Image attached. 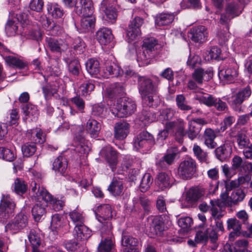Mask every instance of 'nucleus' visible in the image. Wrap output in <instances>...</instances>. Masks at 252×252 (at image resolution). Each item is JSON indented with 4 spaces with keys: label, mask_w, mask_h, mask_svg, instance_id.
<instances>
[{
    "label": "nucleus",
    "mask_w": 252,
    "mask_h": 252,
    "mask_svg": "<svg viewBox=\"0 0 252 252\" xmlns=\"http://www.w3.org/2000/svg\"><path fill=\"white\" fill-rule=\"evenodd\" d=\"M220 199H216L215 203L218 205L219 208H222L223 206L231 207V196H229V193L227 191L221 193L220 195Z\"/></svg>",
    "instance_id": "obj_46"
},
{
    "label": "nucleus",
    "mask_w": 252,
    "mask_h": 252,
    "mask_svg": "<svg viewBox=\"0 0 252 252\" xmlns=\"http://www.w3.org/2000/svg\"><path fill=\"white\" fill-rule=\"evenodd\" d=\"M112 217V208L109 204H103L98 207V214L96 215L97 220L107 227V222L110 221V219Z\"/></svg>",
    "instance_id": "obj_15"
},
{
    "label": "nucleus",
    "mask_w": 252,
    "mask_h": 252,
    "mask_svg": "<svg viewBox=\"0 0 252 252\" xmlns=\"http://www.w3.org/2000/svg\"><path fill=\"white\" fill-rule=\"evenodd\" d=\"M50 50L54 53H62L65 51L68 47L66 41L62 39L49 38L46 39Z\"/></svg>",
    "instance_id": "obj_17"
},
{
    "label": "nucleus",
    "mask_w": 252,
    "mask_h": 252,
    "mask_svg": "<svg viewBox=\"0 0 252 252\" xmlns=\"http://www.w3.org/2000/svg\"><path fill=\"white\" fill-rule=\"evenodd\" d=\"M188 37L195 42H203L207 37V29L203 26L193 27L188 32Z\"/></svg>",
    "instance_id": "obj_14"
},
{
    "label": "nucleus",
    "mask_w": 252,
    "mask_h": 252,
    "mask_svg": "<svg viewBox=\"0 0 252 252\" xmlns=\"http://www.w3.org/2000/svg\"><path fill=\"white\" fill-rule=\"evenodd\" d=\"M29 23L28 17H11L9 19L5 25V32L9 36H12L16 34L18 24L23 26L28 25Z\"/></svg>",
    "instance_id": "obj_9"
},
{
    "label": "nucleus",
    "mask_w": 252,
    "mask_h": 252,
    "mask_svg": "<svg viewBox=\"0 0 252 252\" xmlns=\"http://www.w3.org/2000/svg\"><path fill=\"white\" fill-rule=\"evenodd\" d=\"M129 125L126 122H120L116 124L115 126V137L117 139H125L129 132Z\"/></svg>",
    "instance_id": "obj_27"
},
{
    "label": "nucleus",
    "mask_w": 252,
    "mask_h": 252,
    "mask_svg": "<svg viewBox=\"0 0 252 252\" xmlns=\"http://www.w3.org/2000/svg\"><path fill=\"white\" fill-rule=\"evenodd\" d=\"M95 22L94 17H82L80 22L81 27L84 32L88 31L94 28Z\"/></svg>",
    "instance_id": "obj_43"
},
{
    "label": "nucleus",
    "mask_w": 252,
    "mask_h": 252,
    "mask_svg": "<svg viewBox=\"0 0 252 252\" xmlns=\"http://www.w3.org/2000/svg\"><path fill=\"white\" fill-rule=\"evenodd\" d=\"M201 130V126H199L189 121L188 123V128L186 132L188 137L191 140L196 138Z\"/></svg>",
    "instance_id": "obj_41"
},
{
    "label": "nucleus",
    "mask_w": 252,
    "mask_h": 252,
    "mask_svg": "<svg viewBox=\"0 0 252 252\" xmlns=\"http://www.w3.org/2000/svg\"><path fill=\"white\" fill-rule=\"evenodd\" d=\"M67 167V160L63 156L58 157L53 163L52 169L56 174L64 176L66 173Z\"/></svg>",
    "instance_id": "obj_25"
},
{
    "label": "nucleus",
    "mask_w": 252,
    "mask_h": 252,
    "mask_svg": "<svg viewBox=\"0 0 252 252\" xmlns=\"http://www.w3.org/2000/svg\"><path fill=\"white\" fill-rule=\"evenodd\" d=\"M192 150L194 156L200 162L208 163L207 153L204 151L199 146L194 144Z\"/></svg>",
    "instance_id": "obj_38"
},
{
    "label": "nucleus",
    "mask_w": 252,
    "mask_h": 252,
    "mask_svg": "<svg viewBox=\"0 0 252 252\" xmlns=\"http://www.w3.org/2000/svg\"><path fill=\"white\" fill-rule=\"evenodd\" d=\"M196 169L195 160L191 157H187L180 163L177 170V176L182 180H189L196 173Z\"/></svg>",
    "instance_id": "obj_5"
},
{
    "label": "nucleus",
    "mask_w": 252,
    "mask_h": 252,
    "mask_svg": "<svg viewBox=\"0 0 252 252\" xmlns=\"http://www.w3.org/2000/svg\"><path fill=\"white\" fill-rule=\"evenodd\" d=\"M100 155L108 163L113 172L115 171L118 163L116 152L109 146L103 147L99 152Z\"/></svg>",
    "instance_id": "obj_12"
},
{
    "label": "nucleus",
    "mask_w": 252,
    "mask_h": 252,
    "mask_svg": "<svg viewBox=\"0 0 252 252\" xmlns=\"http://www.w3.org/2000/svg\"><path fill=\"white\" fill-rule=\"evenodd\" d=\"M15 204L9 196H3L0 204V219L6 218L14 211Z\"/></svg>",
    "instance_id": "obj_16"
},
{
    "label": "nucleus",
    "mask_w": 252,
    "mask_h": 252,
    "mask_svg": "<svg viewBox=\"0 0 252 252\" xmlns=\"http://www.w3.org/2000/svg\"><path fill=\"white\" fill-rule=\"evenodd\" d=\"M32 196L34 198L38 203L35 204L32 209V213L34 220L38 221L40 220L41 217L46 213V208L47 206V203L43 201L42 199L38 200L37 198L32 196L33 193L31 191Z\"/></svg>",
    "instance_id": "obj_19"
},
{
    "label": "nucleus",
    "mask_w": 252,
    "mask_h": 252,
    "mask_svg": "<svg viewBox=\"0 0 252 252\" xmlns=\"http://www.w3.org/2000/svg\"><path fill=\"white\" fill-rule=\"evenodd\" d=\"M144 20L141 17H135L131 21L126 30V36L128 41L136 39L141 35L140 27L143 24Z\"/></svg>",
    "instance_id": "obj_8"
},
{
    "label": "nucleus",
    "mask_w": 252,
    "mask_h": 252,
    "mask_svg": "<svg viewBox=\"0 0 252 252\" xmlns=\"http://www.w3.org/2000/svg\"><path fill=\"white\" fill-rule=\"evenodd\" d=\"M166 123L167 127L171 130L172 134L181 137L185 135L186 122L182 119L179 118L174 121H167Z\"/></svg>",
    "instance_id": "obj_18"
},
{
    "label": "nucleus",
    "mask_w": 252,
    "mask_h": 252,
    "mask_svg": "<svg viewBox=\"0 0 252 252\" xmlns=\"http://www.w3.org/2000/svg\"><path fill=\"white\" fill-rule=\"evenodd\" d=\"M85 129L92 137L96 138L99 135L101 125L95 120L90 119L86 123Z\"/></svg>",
    "instance_id": "obj_28"
},
{
    "label": "nucleus",
    "mask_w": 252,
    "mask_h": 252,
    "mask_svg": "<svg viewBox=\"0 0 252 252\" xmlns=\"http://www.w3.org/2000/svg\"><path fill=\"white\" fill-rule=\"evenodd\" d=\"M178 153V149L177 147L169 148L167 149L166 154L163 157L162 161H165L169 165L172 164Z\"/></svg>",
    "instance_id": "obj_45"
},
{
    "label": "nucleus",
    "mask_w": 252,
    "mask_h": 252,
    "mask_svg": "<svg viewBox=\"0 0 252 252\" xmlns=\"http://www.w3.org/2000/svg\"><path fill=\"white\" fill-rule=\"evenodd\" d=\"M96 38L100 44L106 45L112 42L113 35L110 29L103 28L96 32Z\"/></svg>",
    "instance_id": "obj_22"
},
{
    "label": "nucleus",
    "mask_w": 252,
    "mask_h": 252,
    "mask_svg": "<svg viewBox=\"0 0 252 252\" xmlns=\"http://www.w3.org/2000/svg\"><path fill=\"white\" fill-rule=\"evenodd\" d=\"M213 77V72L210 69L204 70L202 68H198L195 70L192 74L193 78L196 82L201 85L203 81H208Z\"/></svg>",
    "instance_id": "obj_23"
},
{
    "label": "nucleus",
    "mask_w": 252,
    "mask_h": 252,
    "mask_svg": "<svg viewBox=\"0 0 252 252\" xmlns=\"http://www.w3.org/2000/svg\"><path fill=\"white\" fill-rule=\"evenodd\" d=\"M237 143L240 149H242L251 144L247 136L244 133H239L236 136Z\"/></svg>",
    "instance_id": "obj_57"
},
{
    "label": "nucleus",
    "mask_w": 252,
    "mask_h": 252,
    "mask_svg": "<svg viewBox=\"0 0 252 252\" xmlns=\"http://www.w3.org/2000/svg\"><path fill=\"white\" fill-rule=\"evenodd\" d=\"M12 188L14 192L19 195L25 193L28 189L27 185L25 184V181L18 178L15 180Z\"/></svg>",
    "instance_id": "obj_40"
},
{
    "label": "nucleus",
    "mask_w": 252,
    "mask_h": 252,
    "mask_svg": "<svg viewBox=\"0 0 252 252\" xmlns=\"http://www.w3.org/2000/svg\"><path fill=\"white\" fill-rule=\"evenodd\" d=\"M5 60L9 65L20 69L25 68L27 65L22 60L13 56H7L5 58Z\"/></svg>",
    "instance_id": "obj_49"
},
{
    "label": "nucleus",
    "mask_w": 252,
    "mask_h": 252,
    "mask_svg": "<svg viewBox=\"0 0 252 252\" xmlns=\"http://www.w3.org/2000/svg\"><path fill=\"white\" fill-rule=\"evenodd\" d=\"M201 62V60L199 56L190 54L189 56L187 64L189 68L194 69L198 66Z\"/></svg>",
    "instance_id": "obj_61"
},
{
    "label": "nucleus",
    "mask_w": 252,
    "mask_h": 252,
    "mask_svg": "<svg viewBox=\"0 0 252 252\" xmlns=\"http://www.w3.org/2000/svg\"><path fill=\"white\" fill-rule=\"evenodd\" d=\"M164 230V223L162 219L159 216H155L152 219L150 225V232L151 237L155 235L160 236Z\"/></svg>",
    "instance_id": "obj_21"
},
{
    "label": "nucleus",
    "mask_w": 252,
    "mask_h": 252,
    "mask_svg": "<svg viewBox=\"0 0 252 252\" xmlns=\"http://www.w3.org/2000/svg\"><path fill=\"white\" fill-rule=\"evenodd\" d=\"M77 238L81 240H85L90 238L92 235V231L86 225L82 224L75 227Z\"/></svg>",
    "instance_id": "obj_33"
},
{
    "label": "nucleus",
    "mask_w": 252,
    "mask_h": 252,
    "mask_svg": "<svg viewBox=\"0 0 252 252\" xmlns=\"http://www.w3.org/2000/svg\"><path fill=\"white\" fill-rule=\"evenodd\" d=\"M69 216L75 226L83 224L84 222V218L82 214L76 210L70 212Z\"/></svg>",
    "instance_id": "obj_53"
},
{
    "label": "nucleus",
    "mask_w": 252,
    "mask_h": 252,
    "mask_svg": "<svg viewBox=\"0 0 252 252\" xmlns=\"http://www.w3.org/2000/svg\"><path fill=\"white\" fill-rule=\"evenodd\" d=\"M175 113V111L171 108L163 109L160 112L159 119L161 121H168L174 117Z\"/></svg>",
    "instance_id": "obj_62"
},
{
    "label": "nucleus",
    "mask_w": 252,
    "mask_h": 252,
    "mask_svg": "<svg viewBox=\"0 0 252 252\" xmlns=\"http://www.w3.org/2000/svg\"><path fill=\"white\" fill-rule=\"evenodd\" d=\"M201 195L198 189L192 188L187 191L185 199L187 202L191 203L197 201Z\"/></svg>",
    "instance_id": "obj_39"
},
{
    "label": "nucleus",
    "mask_w": 252,
    "mask_h": 252,
    "mask_svg": "<svg viewBox=\"0 0 252 252\" xmlns=\"http://www.w3.org/2000/svg\"><path fill=\"white\" fill-rule=\"evenodd\" d=\"M113 1V0H103L101 2L100 10L103 11L106 16L118 14L117 9L112 5Z\"/></svg>",
    "instance_id": "obj_35"
},
{
    "label": "nucleus",
    "mask_w": 252,
    "mask_h": 252,
    "mask_svg": "<svg viewBox=\"0 0 252 252\" xmlns=\"http://www.w3.org/2000/svg\"><path fill=\"white\" fill-rule=\"evenodd\" d=\"M59 83L57 82L49 84L42 88V91L45 99H49L58 92Z\"/></svg>",
    "instance_id": "obj_37"
},
{
    "label": "nucleus",
    "mask_w": 252,
    "mask_h": 252,
    "mask_svg": "<svg viewBox=\"0 0 252 252\" xmlns=\"http://www.w3.org/2000/svg\"><path fill=\"white\" fill-rule=\"evenodd\" d=\"M238 66L235 63L220 71L219 75L228 82H231L238 76Z\"/></svg>",
    "instance_id": "obj_20"
},
{
    "label": "nucleus",
    "mask_w": 252,
    "mask_h": 252,
    "mask_svg": "<svg viewBox=\"0 0 252 252\" xmlns=\"http://www.w3.org/2000/svg\"><path fill=\"white\" fill-rule=\"evenodd\" d=\"M217 158L221 161H224L231 155V150L228 144H223L215 151Z\"/></svg>",
    "instance_id": "obj_32"
},
{
    "label": "nucleus",
    "mask_w": 252,
    "mask_h": 252,
    "mask_svg": "<svg viewBox=\"0 0 252 252\" xmlns=\"http://www.w3.org/2000/svg\"><path fill=\"white\" fill-rule=\"evenodd\" d=\"M252 94V91L249 86L242 89L236 94L232 95L230 97L227 96L223 98L226 100L229 104L235 110L240 111L239 106L243 101L248 99Z\"/></svg>",
    "instance_id": "obj_6"
},
{
    "label": "nucleus",
    "mask_w": 252,
    "mask_h": 252,
    "mask_svg": "<svg viewBox=\"0 0 252 252\" xmlns=\"http://www.w3.org/2000/svg\"><path fill=\"white\" fill-rule=\"evenodd\" d=\"M152 135L147 131L140 133L133 141V148L136 151H148L154 144Z\"/></svg>",
    "instance_id": "obj_7"
},
{
    "label": "nucleus",
    "mask_w": 252,
    "mask_h": 252,
    "mask_svg": "<svg viewBox=\"0 0 252 252\" xmlns=\"http://www.w3.org/2000/svg\"><path fill=\"white\" fill-rule=\"evenodd\" d=\"M72 47L75 54H80L84 52L85 44L80 37H76L73 39Z\"/></svg>",
    "instance_id": "obj_59"
},
{
    "label": "nucleus",
    "mask_w": 252,
    "mask_h": 252,
    "mask_svg": "<svg viewBox=\"0 0 252 252\" xmlns=\"http://www.w3.org/2000/svg\"><path fill=\"white\" fill-rule=\"evenodd\" d=\"M50 227L55 233H63L68 230L69 224L62 215L56 213L52 216Z\"/></svg>",
    "instance_id": "obj_10"
},
{
    "label": "nucleus",
    "mask_w": 252,
    "mask_h": 252,
    "mask_svg": "<svg viewBox=\"0 0 252 252\" xmlns=\"http://www.w3.org/2000/svg\"><path fill=\"white\" fill-rule=\"evenodd\" d=\"M138 88L144 104L149 107L158 105L159 101L158 89L153 85L151 79L144 77H139Z\"/></svg>",
    "instance_id": "obj_1"
},
{
    "label": "nucleus",
    "mask_w": 252,
    "mask_h": 252,
    "mask_svg": "<svg viewBox=\"0 0 252 252\" xmlns=\"http://www.w3.org/2000/svg\"><path fill=\"white\" fill-rule=\"evenodd\" d=\"M0 157L7 161H11L15 158V154L9 149L0 147Z\"/></svg>",
    "instance_id": "obj_64"
},
{
    "label": "nucleus",
    "mask_w": 252,
    "mask_h": 252,
    "mask_svg": "<svg viewBox=\"0 0 252 252\" xmlns=\"http://www.w3.org/2000/svg\"><path fill=\"white\" fill-rule=\"evenodd\" d=\"M21 149L24 157H30L36 152V146L35 143L28 142L22 145Z\"/></svg>",
    "instance_id": "obj_50"
},
{
    "label": "nucleus",
    "mask_w": 252,
    "mask_h": 252,
    "mask_svg": "<svg viewBox=\"0 0 252 252\" xmlns=\"http://www.w3.org/2000/svg\"><path fill=\"white\" fill-rule=\"evenodd\" d=\"M122 70L116 63L110 61H107L103 68L102 75L105 78H109L111 75L115 76L121 75Z\"/></svg>",
    "instance_id": "obj_24"
},
{
    "label": "nucleus",
    "mask_w": 252,
    "mask_h": 252,
    "mask_svg": "<svg viewBox=\"0 0 252 252\" xmlns=\"http://www.w3.org/2000/svg\"><path fill=\"white\" fill-rule=\"evenodd\" d=\"M153 183V178L150 173H145L143 176L140 185V189L142 192L146 191Z\"/></svg>",
    "instance_id": "obj_51"
},
{
    "label": "nucleus",
    "mask_w": 252,
    "mask_h": 252,
    "mask_svg": "<svg viewBox=\"0 0 252 252\" xmlns=\"http://www.w3.org/2000/svg\"><path fill=\"white\" fill-rule=\"evenodd\" d=\"M124 188L122 180L114 178L108 187V190L113 196H119L122 194Z\"/></svg>",
    "instance_id": "obj_29"
},
{
    "label": "nucleus",
    "mask_w": 252,
    "mask_h": 252,
    "mask_svg": "<svg viewBox=\"0 0 252 252\" xmlns=\"http://www.w3.org/2000/svg\"><path fill=\"white\" fill-rule=\"evenodd\" d=\"M136 109V105L129 98L123 97L118 99L112 109V113L118 117H127L133 114Z\"/></svg>",
    "instance_id": "obj_3"
},
{
    "label": "nucleus",
    "mask_w": 252,
    "mask_h": 252,
    "mask_svg": "<svg viewBox=\"0 0 252 252\" xmlns=\"http://www.w3.org/2000/svg\"><path fill=\"white\" fill-rule=\"evenodd\" d=\"M47 9L48 14L52 16H63L64 14L63 8L56 3L47 4Z\"/></svg>",
    "instance_id": "obj_54"
},
{
    "label": "nucleus",
    "mask_w": 252,
    "mask_h": 252,
    "mask_svg": "<svg viewBox=\"0 0 252 252\" xmlns=\"http://www.w3.org/2000/svg\"><path fill=\"white\" fill-rule=\"evenodd\" d=\"M245 197V194L242 190H237L233 192L231 194V206L242 201Z\"/></svg>",
    "instance_id": "obj_63"
},
{
    "label": "nucleus",
    "mask_w": 252,
    "mask_h": 252,
    "mask_svg": "<svg viewBox=\"0 0 252 252\" xmlns=\"http://www.w3.org/2000/svg\"><path fill=\"white\" fill-rule=\"evenodd\" d=\"M28 132L31 134H34L36 138L34 139V142L42 144L45 141V135L42 130L39 128L28 130Z\"/></svg>",
    "instance_id": "obj_58"
},
{
    "label": "nucleus",
    "mask_w": 252,
    "mask_h": 252,
    "mask_svg": "<svg viewBox=\"0 0 252 252\" xmlns=\"http://www.w3.org/2000/svg\"><path fill=\"white\" fill-rule=\"evenodd\" d=\"M216 137L217 135L213 129L211 128H206L203 135L205 145L209 149L215 148L217 145L215 141Z\"/></svg>",
    "instance_id": "obj_26"
},
{
    "label": "nucleus",
    "mask_w": 252,
    "mask_h": 252,
    "mask_svg": "<svg viewBox=\"0 0 252 252\" xmlns=\"http://www.w3.org/2000/svg\"><path fill=\"white\" fill-rule=\"evenodd\" d=\"M86 67L88 73L92 76L97 75L100 71L99 62L94 58L90 59L87 61Z\"/></svg>",
    "instance_id": "obj_34"
},
{
    "label": "nucleus",
    "mask_w": 252,
    "mask_h": 252,
    "mask_svg": "<svg viewBox=\"0 0 252 252\" xmlns=\"http://www.w3.org/2000/svg\"><path fill=\"white\" fill-rule=\"evenodd\" d=\"M153 56L147 51L142 48V51L138 52L137 55V61L139 66H144L149 64L148 60Z\"/></svg>",
    "instance_id": "obj_42"
},
{
    "label": "nucleus",
    "mask_w": 252,
    "mask_h": 252,
    "mask_svg": "<svg viewBox=\"0 0 252 252\" xmlns=\"http://www.w3.org/2000/svg\"><path fill=\"white\" fill-rule=\"evenodd\" d=\"M94 88V85L90 81L84 83L79 87L78 92L80 95L86 96L90 93Z\"/></svg>",
    "instance_id": "obj_52"
},
{
    "label": "nucleus",
    "mask_w": 252,
    "mask_h": 252,
    "mask_svg": "<svg viewBox=\"0 0 252 252\" xmlns=\"http://www.w3.org/2000/svg\"><path fill=\"white\" fill-rule=\"evenodd\" d=\"M243 10V8L239 6L235 2L227 3L225 8V11L227 14L239 16Z\"/></svg>",
    "instance_id": "obj_47"
},
{
    "label": "nucleus",
    "mask_w": 252,
    "mask_h": 252,
    "mask_svg": "<svg viewBox=\"0 0 252 252\" xmlns=\"http://www.w3.org/2000/svg\"><path fill=\"white\" fill-rule=\"evenodd\" d=\"M174 182V179L170 172H161L159 173L156 179L157 186L161 190L169 189Z\"/></svg>",
    "instance_id": "obj_13"
},
{
    "label": "nucleus",
    "mask_w": 252,
    "mask_h": 252,
    "mask_svg": "<svg viewBox=\"0 0 252 252\" xmlns=\"http://www.w3.org/2000/svg\"><path fill=\"white\" fill-rule=\"evenodd\" d=\"M28 224V217L23 213L18 214L14 220L5 226L6 231L15 233L25 228Z\"/></svg>",
    "instance_id": "obj_11"
},
{
    "label": "nucleus",
    "mask_w": 252,
    "mask_h": 252,
    "mask_svg": "<svg viewBox=\"0 0 252 252\" xmlns=\"http://www.w3.org/2000/svg\"><path fill=\"white\" fill-rule=\"evenodd\" d=\"M176 104L179 109L183 111H189L191 107L187 104L185 97L183 94H178L176 97Z\"/></svg>",
    "instance_id": "obj_56"
},
{
    "label": "nucleus",
    "mask_w": 252,
    "mask_h": 252,
    "mask_svg": "<svg viewBox=\"0 0 252 252\" xmlns=\"http://www.w3.org/2000/svg\"><path fill=\"white\" fill-rule=\"evenodd\" d=\"M138 240L136 238L129 235H123L122 243L124 247L129 248L136 247L138 244Z\"/></svg>",
    "instance_id": "obj_60"
},
{
    "label": "nucleus",
    "mask_w": 252,
    "mask_h": 252,
    "mask_svg": "<svg viewBox=\"0 0 252 252\" xmlns=\"http://www.w3.org/2000/svg\"><path fill=\"white\" fill-rule=\"evenodd\" d=\"M194 99L208 107L213 106L216 97L208 94H195Z\"/></svg>",
    "instance_id": "obj_36"
},
{
    "label": "nucleus",
    "mask_w": 252,
    "mask_h": 252,
    "mask_svg": "<svg viewBox=\"0 0 252 252\" xmlns=\"http://www.w3.org/2000/svg\"><path fill=\"white\" fill-rule=\"evenodd\" d=\"M87 143L88 142L83 137H81L76 145L75 150L81 154L87 155L90 150Z\"/></svg>",
    "instance_id": "obj_55"
},
{
    "label": "nucleus",
    "mask_w": 252,
    "mask_h": 252,
    "mask_svg": "<svg viewBox=\"0 0 252 252\" xmlns=\"http://www.w3.org/2000/svg\"><path fill=\"white\" fill-rule=\"evenodd\" d=\"M24 116L23 119L29 121H35L37 119L39 112L37 107L32 104H27L23 108Z\"/></svg>",
    "instance_id": "obj_30"
},
{
    "label": "nucleus",
    "mask_w": 252,
    "mask_h": 252,
    "mask_svg": "<svg viewBox=\"0 0 252 252\" xmlns=\"http://www.w3.org/2000/svg\"><path fill=\"white\" fill-rule=\"evenodd\" d=\"M29 240L32 247L39 248L41 240L40 234L34 229H31L28 235Z\"/></svg>",
    "instance_id": "obj_44"
},
{
    "label": "nucleus",
    "mask_w": 252,
    "mask_h": 252,
    "mask_svg": "<svg viewBox=\"0 0 252 252\" xmlns=\"http://www.w3.org/2000/svg\"><path fill=\"white\" fill-rule=\"evenodd\" d=\"M107 227L105 225L101 227L102 239L97 249L98 252H114L115 243L112 239V224L107 222Z\"/></svg>",
    "instance_id": "obj_4"
},
{
    "label": "nucleus",
    "mask_w": 252,
    "mask_h": 252,
    "mask_svg": "<svg viewBox=\"0 0 252 252\" xmlns=\"http://www.w3.org/2000/svg\"><path fill=\"white\" fill-rule=\"evenodd\" d=\"M32 192L33 193L32 196L37 198L38 200L42 199L43 201L48 204H52L53 209L56 211L61 210L64 205V202L63 200L54 198L53 196L43 187H40L35 182H32L31 183Z\"/></svg>",
    "instance_id": "obj_2"
},
{
    "label": "nucleus",
    "mask_w": 252,
    "mask_h": 252,
    "mask_svg": "<svg viewBox=\"0 0 252 252\" xmlns=\"http://www.w3.org/2000/svg\"><path fill=\"white\" fill-rule=\"evenodd\" d=\"M157 45L158 41L155 38L151 37L144 40L142 48L154 55L153 52L157 49Z\"/></svg>",
    "instance_id": "obj_48"
},
{
    "label": "nucleus",
    "mask_w": 252,
    "mask_h": 252,
    "mask_svg": "<svg viewBox=\"0 0 252 252\" xmlns=\"http://www.w3.org/2000/svg\"><path fill=\"white\" fill-rule=\"evenodd\" d=\"M82 4L81 9H76V13L77 15L82 14V16H92L94 12L93 1L91 0H80Z\"/></svg>",
    "instance_id": "obj_31"
}]
</instances>
